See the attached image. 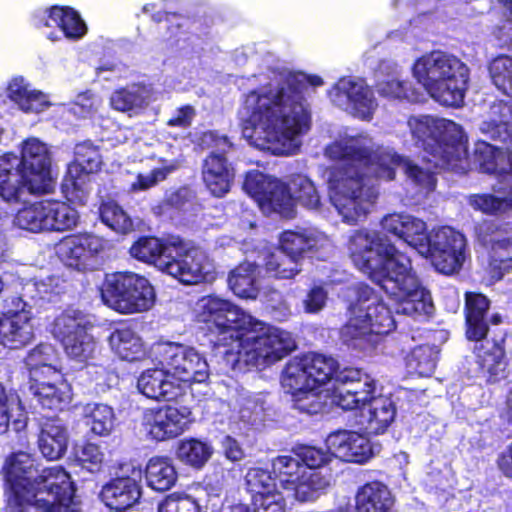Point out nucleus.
Segmentation results:
<instances>
[{
	"mask_svg": "<svg viewBox=\"0 0 512 512\" xmlns=\"http://www.w3.org/2000/svg\"><path fill=\"white\" fill-rule=\"evenodd\" d=\"M324 155L338 164L326 170V183L331 204L343 222L356 224L364 219L378 193L364 182L366 174L392 180L401 167L407 179L419 192H430L436 180L429 168H423L379 146L367 133H343L324 149Z\"/></svg>",
	"mask_w": 512,
	"mask_h": 512,
	"instance_id": "obj_1",
	"label": "nucleus"
},
{
	"mask_svg": "<svg viewBox=\"0 0 512 512\" xmlns=\"http://www.w3.org/2000/svg\"><path fill=\"white\" fill-rule=\"evenodd\" d=\"M303 81L323 85L317 75L281 77L244 96L239 109L243 136L251 145L275 155L296 153L309 129L310 114L303 97Z\"/></svg>",
	"mask_w": 512,
	"mask_h": 512,
	"instance_id": "obj_2",
	"label": "nucleus"
},
{
	"mask_svg": "<svg viewBox=\"0 0 512 512\" xmlns=\"http://www.w3.org/2000/svg\"><path fill=\"white\" fill-rule=\"evenodd\" d=\"M348 249L355 266L394 300L396 313L416 316L432 312L430 292L421 285L410 258L380 232L356 231Z\"/></svg>",
	"mask_w": 512,
	"mask_h": 512,
	"instance_id": "obj_3",
	"label": "nucleus"
},
{
	"mask_svg": "<svg viewBox=\"0 0 512 512\" xmlns=\"http://www.w3.org/2000/svg\"><path fill=\"white\" fill-rule=\"evenodd\" d=\"M130 254L184 284L212 282L216 271L206 253L179 239L163 241L155 237H142L130 248Z\"/></svg>",
	"mask_w": 512,
	"mask_h": 512,
	"instance_id": "obj_4",
	"label": "nucleus"
},
{
	"mask_svg": "<svg viewBox=\"0 0 512 512\" xmlns=\"http://www.w3.org/2000/svg\"><path fill=\"white\" fill-rule=\"evenodd\" d=\"M337 386L330 395L331 404L343 410L361 409L359 424L370 434H381L394 421L396 407L387 396L375 397V383L355 368H344L336 375Z\"/></svg>",
	"mask_w": 512,
	"mask_h": 512,
	"instance_id": "obj_5",
	"label": "nucleus"
},
{
	"mask_svg": "<svg viewBox=\"0 0 512 512\" xmlns=\"http://www.w3.org/2000/svg\"><path fill=\"white\" fill-rule=\"evenodd\" d=\"M407 124L416 146L431 156L427 161L435 167L461 173L471 169L466 138L458 124L431 115L411 116Z\"/></svg>",
	"mask_w": 512,
	"mask_h": 512,
	"instance_id": "obj_6",
	"label": "nucleus"
},
{
	"mask_svg": "<svg viewBox=\"0 0 512 512\" xmlns=\"http://www.w3.org/2000/svg\"><path fill=\"white\" fill-rule=\"evenodd\" d=\"M412 76L441 105L458 107L463 103L469 69L455 55L443 51L426 53L415 60Z\"/></svg>",
	"mask_w": 512,
	"mask_h": 512,
	"instance_id": "obj_7",
	"label": "nucleus"
},
{
	"mask_svg": "<svg viewBox=\"0 0 512 512\" xmlns=\"http://www.w3.org/2000/svg\"><path fill=\"white\" fill-rule=\"evenodd\" d=\"M257 326L240 331L230 348L222 353L231 368H236L240 362L251 366H268L291 353L295 340L291 333L277 327H264L258 320Z\"/></svg>",
	"mask_w": 512,
	"mask_h": 512,
	"instance_id": "obj_8",
	"label": "nucleus"
},
{
	"mask_svg": "<svg viewBox=\"0 0 512 512\" xmlns=\"http://www.w3.org/2000/svg\"><path fill=\"white\" fill-rule=\"evenodd\" d=\"M349 310L350 318L341 329V338L355 349H371L379 343L382 335L395 329L390 310L367 286L359 287L357 299Z\"/></svg>",
	"mask_w": 512,
	"mask_h": 512,
	"instance_id": "obj_9",
	"label": "nucleus"
},
{
	"mask_svg": "<svg viewBox=\"0 0 512 512\" xmlns=\"http://www.w3.org/2000/svg\"><path fill=\"white\" fill-rule=\"evenodd\" d=\"M198 322L207 325L208 329L217 334L220 345L232 346L240 337V331L257 326L256 319L247 314L231 301L216 295L200 298L195 305Z\"/></svg>",
	"mask_w": 512,
	"mask_h": 512,
	"instance_id": "obj_10",
	"label": "nucleus"
},
{
	"mask_svg": "<svg viewBox=\"0 0 512 512\" xmlns=\"http://www.w3.org/2000/svg\"><path fill=\"white\" fill-rule=\"evenodd\" d=\"M101 298L106 306L119 313L134 314L151 309L155 293L145 277L133 272H119L106 276Z\"/></svg>",
	"mask_w": 512,
	"mask_h": 512,
	"instance_id": "obj_11",
	"label": "nucleus"
},
{
	"mask_svg": "<svg viewBox=\"0 0 512 512\" xmlns=\"http://www.w3.org/2000/svg\"><path fill=\"white\" fill-rule=\"evenodd\" d=\"M149 357L167 368L183 395L192 383H202L209 376L206 358L196 349L177 343L154 344Z\"/></svg>",
	"mask_w": 512,
	"mask_h": 512,
	"instance_id": "obj_12",
	"label": "nucleus"
},
{
	"mask_svg": "<svg viewBox=\"0 0 512 512\" xmlns=\"http://www.w3.org/2000/svg\"><path fill=\"white\" fill-rule=\"evenodd\" d=\"M337 362L322 354L309 353L290 360L281 376L284 390L290 394L310 387H322L334 376V386H337ZM334 390H332L333 392Z\"/></svg>",
	"mask_w": 512,
	"mask_h": 512,
	"instance_id": "obj_13",
	"label": "nucleus"
},
{
	"mask_svg": "<svg viewBox=\"0 0 512 512\" xmlns=\"http://www.w3.org/2000/svg\"><path fill=\"white\" fill-rule=\"evenodd\" d=\"M418 252L429 258L432 265L441 273L452 274L458 271L466 256V238L459 231L448 227L433 229L426 235Z\"/></svg>",
	"mask_w": 512,
	"mask_h": 512,
	"instance_id": "obj_14",
	"label": "nucleus"
},
{
	"mask_svg": "<svg viewBox=\"0 0 512 512\" xmlns=\"http://www.w3.org/2000/svg\"><path fill=\"white\" fill-rule=\"evenodd\" d=\"M201 146L211 150L204 161L203 181L214 196L222 197L230 190L235 175L225 156L232 149V144L226 136L209 131L201 137Z\"/></svg>",
	"mask_w": 512,
	"mask_h": 512,
	"instance_id": "obj_15",
	"label": "nucleus"
},
{
	"mask_svg": "<svg viewBox=\"0 0 512 512\" xmlns=\"http://www.w3.org/2000/svg\"><path fill=\"white\" fill-rule=\"evenodd\" d=\"M34 284H26L20 296H10L6 302V312L0 318V343L11 349H18L29 344L34 338L32 307L24 299Z\"/></svg>",
	"mask_w": 512,
	"mask_h": 512,
	"instance_id": "obj_16",
	"label": "nucleus"
},
{
	"mask_svg": "<svg viewBox=\"0 0 512 512\" xmlns=\"http://www.w3.org/2000/svg\"><path fill=\"white\" fill-rule=\"evenodd\" d=\"M474 234L487 249L489 265L497 279L512 271V222L483 220L476 224Z\"/></svg>",
	"mask_w": 512,
	"mask_h": 512,
	"instance_id": "obj_17",
	"label": "nucleus"
},
{
	"mask_svg": "<svg viewBox=\"0 0 512 512\" xmlns=\"http://www.w3.org/2000/svg\"><path fill=\"white\" fill-rule=\"evenodd\" d=\"M243 189L258 203L265 213L276 212L291 218L295 214L294 198L290 187L280 180L264 175L258 171L246 174Z\"/></svg>",
	"mask_w": 512,
	"mask_h": 512,
	"instance_id": "obj_18",
	"label": "nucleus"
},
{
	"mask_svg": "<svg viewBox=\"0 0 512 512\" xmlns=\"http://www.w3.org/2000/svg\"><path fill=\"white\" fill-rule=\"evenodd\" d=\"M75 486L70 474L62 466L45 468L34 479L32 488L24 498V508L33 505L46 509L48 505L71 502Z\"/></svg>",
	"mask_w": 512,
	"mask_h": 512,
	"instance_id": "obj_19",
	"label": "nucleus"
},
{
	"mask_svg": "<svg viewBox=\"0 0 512 512\" xmlns=\"http://www.w3.org/2000/svg\"><path fill=\"white\" fill-rule=\"evenodd\" d=\"M329 97L334 105L364 121H370L378 107L373 90L357 77L339 79Z\"/></svg>",
	"mask_w": 512,
	"mask_h": 512,
	"instance_id": "obj_20",
	"label": "nucleus"
},
{
	"mask_svg": "<svg viewBox=\"0 0 512 512\" xmlns=\"http://www.w3.org/2000/svg\"><path fill=\"white\" fill-rule=\"evenodd\" d=\"M192 422V412L188 407L165 405L145 410L141 426L151 440L167 441L187 431Z\"/></svg>",
	"mask_w": 512,
	"mask_h": 512,
	"instance_id": "obj_21",
	"label": "nucleus"
},
{
	"mask_svg": "<svg viewBox=\"0 0 512 512\" xmlns=\"http://www.w3.org/2000/svg\"><path fill=\"white\" fill-rule=\"evenodd\" d=\"M4 469L9 485L7 508L9 512H23L24 498L36 478V460L29 453L20 451L7 458Z\"/></svg>",
	"mask_w": 512,
	"mask_h": 512,
	"instance_id": "obj_22",
	"label": "nucleus"
},
{
	"mask_svg": "<svg viewBox=\"0 0 512 512\" xmlns=\"http://www.w3.org/2000/svg\"><path fill=\"white\" fill-rule=\"evenodd\" d=\"M21 168L28 175L32 192H50L53 188L51 157L47 145L31 137L21 144Z\"/></svg>",
	"mask_w": 512,
	"mask_h": 512,
	"instance_id": "obj_23",
	"label": "nucleus"
},
{
	"mask_svg": "<svg viewBox=\"0 0 512 512\" xmlns=\"http://www.w3.org/2000/svg\"><path fill=\"white\" fill-rule=\"evenodd\" d=\"M394 496L387 485L372 481L359 487L354 495V504H339L331 512H393Z\"/></svg>",
	"mask_w": 512,
	"mask_h": 512,
	"instance_id": "obj_24",
	"label": "nucleus"
},
{
	"mask_svg": "<svg viewBox=\"0 0 512 512\" xmlns=\"http://www.w3.org/2000/svg\"><path fill=\"white\" fill-rule=\"evenodd\" d=\"M326 446L332 455L346 462L364 463L373 455L370 440L354 431L331 433L326 439Z\"/></svg>",
	"mask_w": 512,
	"mask_h": 512,
	"instance_id": "obj_25",
	"label": "nucleus"
},
{
	"mask_svg": "<svg viewBox=\"0 0 512 512\" xmlns=\"http://www.w3.org/2000/svg\"><path fill=\"white\" fill-rule=\"evenodd\" d=\"M141 475L140 469H134L132 477H119L103 486L100 495L104 504L118 512L135 505L142 493Z\"/></svg>",
	"mask_w": 512,
	"mask_h": 512,
	"instance_id": "obj_26",
	"label": "nucleus"
},
{
	"mask_svg": "<svg viewBox=\"0 0 512 512\" xmlns=\"http://www.w3.org/2000/svg\"><path fill=\"white\" fill-rule=\"evenodd\" d=\"M28 175L21 168L17 155L5 153L0 156V197L6 202H18L31 191Z\"/></svg>",
	"mask_w": 512,
	"mask_h": 512,
	"instance_id": "obj_27",
	"label": "nucleus"
},
{
	"mask_svg": "<svg viewBox=\"0 0 512 512\" xmlns=\"http://www.w3.org/2000/svg\"><path fill=\"white\" fill-rule=\"evenodd\" d=\"M155 367L144 370L137 381V388L147 398L172 401L181 396L179 385L171 378L167 368L153 361Z\"/></svg>",
	"mask_w": 512,
	"mask_h": 512,
	"instance_id": "obj_28",
	"label": "nucleus"
},
{
	"mask_svg": "<svg viewBox=\"0 0 512 512\" xmlns=\"http://www.w3.org/2000/svg\"><path fill=\"white\" fill-rule=\"evenodd\" d=\"M478 374L488 383H496L506 377L508 365L503 341L485 340L475 345Z\"/></svg>",
	"mask_w": 512,
	"mask_h": 512,
	"instance_id": "obj_29",
	"label": "nucleus"
},
{
	"mask_svg": "<svg viewBox=\"0 0 512 512\" xmlns=\"http://www.w3.org/2000/svg\"><path fill=\"white\" fill-rule=\"evenodd\" d=\"M475 161L482 172L495 174L500 179V189H512V155L509 152L482 142L476 147Z\"/></svg>",
	"mask_w": 512,
	"mask_h": 512,
	"instance_id": "obj_30",
	"label": "nucleus"
},
{
	"mask_svg": "<svg viewBox=\"0 0 512 512\" xmlns=\"http://www.w3.org/2000/svg\"><path fill=\"white\" fill-rule=\"evenodd\" d=\"M380 225L384 231L404 240L417 251L420 247L425 248L423 241L426 239L427 225L423 220L407 213L395 212L385 215Z\"/></svg>",
	"mask_w": 512,
	"mask_h": 512,
	"instance_id": "obj_31",
	"label": "nucleus"
},
{
	"mask_svg": "<svg viewBox=\"0 0 512 512\" xmlns=\"http://www.w3.org/2000/svg\"><path fill=\"white\" fill-rule=\"evenodd\" d=\"M48 377L51 378V381L40 377L34 378L30 389L38 404L43 408L60 410L71 400V387L59 371H54Z\"/></svg>",
	"mask_w": 512,
	"mask_h": 512,
	"instance_id": "obj_32",
	"label": "nucleus"
},
{
	"mask_svg": "<svg viewBox=\"0 0 512 512\" xmlns=\"http://www.w3.org/2000/svg\"><path fill=\"white\" fill-rule=\"evenodd\" d=\"M101 249L102 242L97 236L77 235L63 240L58 245L57 253L65 265L80 270Z\"/></svg>",
	"mask_w": 512,
	"mask_h": 512,
	"instance_id": "obj_33",
	"label": "nucleus"
},
{
	"mask_svg": "<svg viewBox=\"0 0 512 512\" xmlns=\"http://www.w3.org/2000/svg\"><path fill=\"white\" fill-rule=\"evenodd\" d=\"M283 253L300 259L308 251L318 252L331 247L328 237L317 230L285 231L280 237Z\"/></svg>",
	"mask_w": 512,
	"mask_h": 512,
	"instance_id": "obj_34",
	"label": "nucleus"
},
{
	"mask_svg": "<svg viewBox=\"0 0 512 512\" xmlns=\"http://www.w3.org/2000/svg\"><path fill=\"white\" fill-rule=\"evenodd\" d=\"M7 96L26 113H40L51 105L48 96L32 88L23 77L13 78L9 82Z\"/></svg>",
	"mask_w": 512,
	"mask_h": 512,
	"instance_id": "obj_35",
	"label": "nucleus"
},
{
	"mask_svg": "<svg viewBox=\"0 0 512 512\" xmlns=\"http://www.w3.org/2000/svg\"><path fill=\"white\" fill-rule=\"evenodd\" d=\"M68 431L59 419H49L42 424L38 437V448L48 460L61 458L68 447Z\"/></svg>",
	"mask_w": 512,
	"mask_h": 512,
	"instance_id": "obj_36",
	"label": "nucleus"
},
{
	"mask_svg": "<svg viewBox=\"0 0 512 512\" xmlns=\"http://www.w3.org/2000/svg\"><path fill=\"white\" fill-rule=\"evenodd\" d=\"M153 100L151 88L144 85H131L115 90L109 99L112 109L129 116L139 115Z\"/></svg>",
	"mask_w": 512,
	"mask_h": 512,
	"instance_id": "obj_37",
	"label": "nucleus"
},
{
	"mask_svg": "<svg viewBox=\"0 0 512 512\" xmlns=\"http://www.w3.org/2000/svg\"><path fill=\"white\" fill-rule=\"evenodd\" d=\"M259 274L258 265L243 262L229 273L228 285L236 296L256 299L260 292Z\"/></svg>",
	"mask_w": 512,
	"mask_h": 512,
	"instance_id": "obj_38",
	"label": "nucleus"
},
{
	"mask_svg": "<svg viewBox=\"0 0 512 512\" xmlns=\"http://www.w3.org/2000/svg\"><path fill=\"white\" fill-rule=\"evenodd\" d=\"M489 308L488 299L478 293H466V335L469 340L479 342L488 332L484 316Z\"/></svg>",
	"mask_w": 512,
	"mask_h": 512,
	"instance_id": "obj_39",
	"label": "nucleus"
},
{
	"mask_svg": "<svg viewBox=\"0 0 512 512\" xmlns=\"http://www.w3.org/2000/svg\"><path fill=\"white\" fill-rule=\"evenodd\" d=\"M27 413L18 394L7 392L0 383V434L6 433L13 426L15 431L26 427Z\"/></svg>",
	"mask_w": 512,
	"mask_h": 512,
	"instance_id": "obj_40",
	"label": "nucleus"
},
{
	"mask_svg": "<svg viewBox=\"0 0 512 512\" xmlns=\"http://www.w3.org/2000/svg\"><path fill=\"white\" fill-rule=\"evenodd\" d=\"M113 352L122 360L138 361L146 356V349L141 337L130 328L114 330L109 337Z\"/></svg>",
	"mask_w": 512,
	"mask_h": 512,
	"instance_id": "obj_41",
	"label": "nucleus"
},
{
	"mask_svg": "<svg viewBox=\"0 0 512 512\" xmlns=\"http://www.w3.org/2000/svg\"><path fill=\"white\" fill-rule=\"evenodd\" d=\"M45 19V27L56 26L60 32L69 39H79L87 31L86 24L80 15L69 7H52Z\"/></svg>",
	"mask_w": 512,
	"mask_h": 512,
	"instance_id": "obj_42",
	"label": "nucleus"
},
{
	"mask_svg": "<svg viewBox=\"0 0 512 512\" xmlns=\"http://www.w3.org/2000/svg\"><path fill=\"white\" fill-rule=\"evenodd\" d=\"M301 475V479L285 489L293 492L295 499L300 502L316 500L320 493L331 484V475L329 473L324 474L318 470H307Z\"/></svg>",
	"mask_w": 512,
	"mask_h": 512,
	"instance_id": "obj_43",
	"label": "nucleus"
},
{
	"mask_svg": "<svg viewBox=\"0 0 512 512\" xmlns=\"http://www.w3.org/2000/svg\"><path fill=\"white\" fill-rule=\"evenodd\" d=\"M83 419L91 433L105 437L116 426V416L112 407L102 403H89L83 408Z\"/></svg>",
	"mask_w": 512,
	"mask_h": 512,
	"instance_id": "obj_44",
	"label": "nucleus"
},
{
	"mask_svg": "<svg viewBox=\"0 0 512 512\" xmlns=\"http://www.w3.org/2000/svg\"><path fill=\"white\" fill-rule=\"evenodd\" d=\"M512 121V106L504 101H496L489 107L480 131L491 139L506 138V126Z\"/></svg>",
	"mask_w": 512,
	"mask_h": 512,
	"instance_id": "obj_45",
	"label": "nucleus"
},
{
	"mask_svg": "<svg viewBox=\"0 0 512 512\" xmlns=\"http://www.w3.org/2000/svg\"><path fill=\"white\" fill-rule=\"evenodd\" d=\"M148 485L156 491L169 490L177 480V472L173 462L168 457H153L146 465Z\"/></svg>",
	"mask_w": 512,
	"mask_h": 512,
	"instance_id": "obj_46",
	"label": "nucleus"
},
{
	"mask_svg": "<svg viewBox=\"0 0 512 512\" xmlns=\"http://www.w3.org/2000/svg\"><path fill=\"white\" fill-rule=\"evenodd\" d=\"M213 454V447L196 438L181 440L176 449V456L182 463L193 468H202Z\"/></svg>",
	"mask_w": 512,
	"mask_h": 512,
	"instance_id": "obj_47",
	"label": "nucleus"
},
{
	"mask_svg": "<svg viewBox=\"0 0 512 512\" xmlns=\"http://www.w3.org/2000/svg\"><path fill=\"white\" fill-rule=\"evenodd\" d=\"M57 355L51 344H40L32 349L26 357V365L30 369L33 378L52 375L58 371L55 363Z\"/></svg>",
	"mask_w": 512,
	"mask_h": 512,
	"instance_id": "obj_48",
	"label": "nucleus"
},
{
	"mask_svg": "<svg viewBox=\"0 0 512 512\" xmlns=\"http://www.w3.org/2000/svg\"><path fill=\"white\" fill-rule=\"evenodd\" d=\"M506 195L490 193L473 194L468 204L476 211L487 215H501L512 210V189Z\"/></svg>",
	"mask_w": 512,
	"mask_h": 512,
	"instance_id": "obj_49",
	"label": "nucleus"
},
{
	"mask_svg": "<svg viewBox=\"0 0 512 512\" xmlns=\"http://www.w3.org/2000/svg\"><path fill=\"white\" fill-rule=\"evenodd\" d=\"M85 331H87L86 319L78 310H66L53 322L52 333L61 343L67 338Z\"/></svg>",
	"mask_w": 512,
	"mask_h": 512,
	"instance_id": "obj_50",
	"label": "nucleus"
},
{
	"mask_svg": "<svg viewBox=\"0 0 512 512\" xmlns=\"http://www.w3.org/2000/svg\"><path fill=\"white\" fill-rule=\"evenodd\" d=\"M105 460V454L101 447L94 443H85L78 446L74 452L73 468L87 471L90 474L101 471Z\"/></svg>",
	"mask_w": 512,
	"mask_h": 512,
	"instance_id": "obj_51",
	"label": "nucleus"
},
{
	"mask_svg": "<svg viewBox=\"0 0 512 512\" xmlns=\"http://www.w3.org/2000/svg\"><path fill=\"white\" fill-rule=\"evenodd\" d=\"M62 345L66 355L80 364L87 363L96 350V342L87 331L67 338Z\"/></svg>",
	"mask_w": 512,
	"mask_h": 512,
	"instance_id": "obj_52",
	"label": "nucleus"
},
{
	"mask_svg": "<svg viewBox=\"0 0 512 512\" xmlns=\"http://www.w3.org/2000/svg\"><path fill=\"white\" fill-rule=\"evenodd\" d=\"M438 351L429 345L414 348L406 357V365L411 373L430 376L435 370Z\"/></svg>",
	"mask_w": 512,
	"mask_h": 512,
	"instance_id": "obj_53",
	"label": "nucleus"
},
{
	"mask_svg": "<svg viewBox=\"0 0 512 512\" xmlns=\"http://www.w3.org/2000/svg\"><path fill=\"white\" fill-rule=\"evenodd\" d=\"M265 268L271 276L291 279L301 271L299 259L283 251L270 254L265 260Z\"/></svg>",
	"mask_w": 512,
	"mask_h": 512,
	"instance_id": "obj_54",
	"label": "nucleus"
},
{
	"mask_svg": "<svg viewBox=\"0 0 512 512\" xmlns=\"http://www.w3.org/2000/svg\"><path fill=\"white\" fill-rule=\"evenodd\" d=\"M290 190L294 202L298 201L309 209H316L320 205V195L314 182L305 175L297 174L290 180Z\"/></svg>",
	"mask_w": 512,
	"mask_h": 512,
	"instance_id": "obj_55",
	"label": "nucleus"
},
{
	"mask_svg": "<svg viewBox=\"0 0 512 512\" xmlns=\"http://www.w3.org/2000/svg\"><path fill=\"white\" fill-rule=\"evenodd\" d=\"M321 387H310L292 393L294 407L301 412L316 414L326 405L328 391H323Z\"/></svg>",
	"mask_w": 512,
	"mask_h": 512,
	"instance_id": "obj_56",
	"label": "nucleus"
},
{
	"mask_svg": "<svg viewBox=\"0 0 512 512\" xmlns=\"http://www.w3.org/2000/svg\"><path fill=\"white\" fill-rule=\"evenodd\" d=\"M272 466L284 489L295 484L297 480L301 479V474L307 471L297 456H278L274 459Z\"/></svg>",
	"mask_w": 512,
	"mask_h": 512,
	"instance_id": "obj_57",
	"label": "nucleus"
},
{
	"mask_svg": "<svg viewBox=\"0 0 512 512\" xmlns=\"http://www.w3.org/2000/svg\"><path fill=\"white\" fill-rule=\"evenodd\" d=\"M44 220L43 201H39L20 209L15 215L13 223L20 229L37 233L44 231Z\"/></svg>",
	"mask_w": 512,
	"mask_h": 512,
	"instance_id": "obj_58",
	"label": "nucleus"
},
{
	"mask_svg": "<svg viewBox=\"0 0 512 512\" xmlns=\"http://www.w3.org/2000/svg\"><path fill=\"white\" fill-rule=\"evenodd\" d=\"M100 217L104 224L118 233H127L132 229V220L117 203L109 201L100 208Z\"/></svg>",
	"mask_w": 512,
	"mask_h": 512,
	"instance_id": "obj_59",
	"label": "nucleus"
},
{
	"mask_svg": "<svg viewBox=\"0 0 512 512\" xmlns=\"http://www.w3.org/2000/svg\"><path fill=\"white\" fill-rule=\"evenodd\" d=\"M489 75L492 83L499 91H503L512 84V57L500 55L489 64Z\"/></svg>",
	"mask_w": 512,
	"mask_h": 512,
	"instance_id": "obj_60",
	"label": "nucleus"
},
{
	"mask_svg": "<svg viewBox=\"0 0 512 512\" xmlns=\"http://www.w3.org/2000/svg\"><path fill=\"white\" fill-rule=\"evenodd\" d=\"M178 168V164L176 162H171L169 164H165L161 167L154 168L150 172L139 173L136 176L135 181L131 183V191H145L154 186H156L159 182L166 179L168 174L175 171Z\"/></svg>",
	"mask_w": 512,
	"mask_h": 512,
	"instance_id": "obj_61",
	"label": "nucleus"
},
{
	"mask_svg": "<svg viewBox=\"0 0 512 512\" xmlns=\"http://www.w3.org/2000/svg\"><path fill=\"white\" fill-rule=\"evenodd\" d=\"M263 412V403L254 396H241L237 400L238 419L245 424L254 425L260 419Z\"/></svg>",
	"mask_w": 512,
	"mask_h": 512,
	"instance_id": "obj_62",
	"label": "nucleus"
},
{
	"mask_svg": "<svg viewBox=\"0 0 512 512\" xmlns=\"http://www.w3.org/2000/svg\"><path fill=\"white\" fill-rule=\"evenodd\" d=\"M157 512H201L197 502L188 495L172 493L159 502Z\"/></svg>",
	"mask_w": 512,
	"mask_h": 512,
	"instance_id": "obj_63",
	"label": "nucleus"
},
{
	"mask_svg": "<svg viewBox=\"0 0 512 512\" xmlns=\"http://www.w3.org/2000/svg\"><path fill=\"white\" fill-rule=\"evenodd\" d=\"M252 505L254 512H285L284 497L277 490L253 496Z\"/></svg>",
	"mask_w": 512,
	"mask_h": 512,
	"instance_id": "obj_64",
	"label": "nucleus"
}]
</instances>
